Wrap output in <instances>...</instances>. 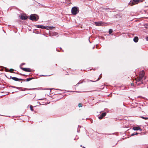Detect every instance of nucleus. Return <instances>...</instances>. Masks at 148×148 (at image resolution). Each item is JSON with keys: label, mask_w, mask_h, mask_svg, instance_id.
<instances>
[{"label": "nucleus", "mask_w": 148, "mask_h": 148, "mask_svg": "<svg viewBox=\"0 0 148 148\" xmlns=\"http://www.w3.org/2000/svg\"><path fill=\"white\" fill-rule=\"evenodd\" d=\"M96 25L98 26H100L104 24V23L102 21H99V22H95Z\"/></svg>", "instance_id": "1a4fd4ad"}, {"label": "nucleus", "mask_w": 148, "mask_h": 148, "mask_svg": "<svg viewBox=\"0 0 148 148\" xmlns=\"http://www.w3.org/2000/svg\"><path fill=\"white\" fill-rule=\"evenodd\" d=\"M138 134V133H137V132L134 133H132L131 134V136H133L135 135H136Z\"/></svg>", "instance_id": "6ab92c4d"}, {"label": "nucleus", "mask_w": 148, "mask_h": 148, "mask_svg": "<svg viewBox=\"0 0 148 148\" xmlns=\"http://www.w3.org/2000/svg\"><path fill=\"white\" fill-rule=\"evenodd\" d=\"M78 106L79 107H82V104L81 103H79L78 104Z\"/></svg>", "instance_id": "a211bd4d"}, {"label": "nucleus", "mask_w": 148, "mask_h": 148, "mask_svg": "<svg viewBox=\"0 0 148 148\" xmlns=\"http://www.w3.org/2000/svg\"><path fill=\"white\" fill-rule=\"evenodd\" d=\"M113 32V30L112 29H110L109 30V33L110 34H111Z\"/></svg>", "instance_id": "dca6fc26"}, {"label": "nucleus", "mask_w": 148, "mask_h": 148, "mask_svg": "<svg viewBox=\"0 0 148 148\" xmlns=\"http://www.w3.org/2000/svg\"><path fill=\"white\" fill-rule=\"evenodd\" d=\"M143 80H142V82H141V84H143Z\"/></svg>", "instance_id": "a878e982"}, {"label": "nucleus", "mask_w": 148, "mask_h": 148, "mask_svg": "<svg viewBox=\"0 0 148 148\" xmlns=\"http://www.w3.org/2000/svg\"><path fill=\"white\" fill-rule=\"evenodd\" d=\"M140 85V84H137V85Z\"/></svg>", "instance_id": "bb28decb"}, {"label": "nucleus", "mask_w": 148, "mask_h": 148, "mask_svg": "<svg viewBox=\"0 0 148 148\" xmlns=\"http://www.w3.org/2000/svg\"><path fill=\"white\" fill-rule=\"evenodd\" d=\"M131 85L132 86H134V84L133 82L131 83Z\"/></svg>", "instance_id": "5701e85b"}, {"label": "nucleus", "mask_w": 148, "mask_h": 148, "mask_svg": "<svg viewBox=\"0 0 148 148\" xmlns=\"http://www.w3.org/2000/svg\"><path fill=\"white\" fill-rule=\"evenodd\" d=\"M33 79V78H27L26 80V81L28 82Z\"/></svg>", "instance_id": "2eb2a0df"}, {"label": "nucleus", "mask_w": 148, "mask_h": 148, "mask_svg": "<svg viewBox=\"0 0 148 148\" xmlns=\"http://www.w3.org/2000/svg\"><path fill=\"white\" fill-rule=\"evenodd\" d=\"M140 117L144 119H145V120H147L148 119V118L147 117H144V116H141Z\"/></svg>", "instance_id": "f3484780"}, {"label": "nucleus", "mask_w": 148, "mask_h": 148, "mask_svg": "<svg viewBox=\"0 0 148 148\" xmlns=\"http://www.w3.org/2000/svg\"><path fill=\"white\" fill-rule=\"evenodd\" d=\"M19 18L20 19L23 20H26L27 18V16L25 14H22L19 16Z\"/></svg>", "instance_id": "39448f33"}, {"label": "nucleus", "mask_w": 148, "mask_h": 148, "mask_svg": "<svg viewBox=\"0 0 148 148\" xmlns=\"http://www.w3.org/2000/svg\"><path fill=\"white\" fill-rule=\"evenodd\" d=\"M14 71V69H10L8 71L10 73H13Z\"/></svg>", "instance_id": "4468645a"}, {"label": "nucleus", "mask_w": 148, "mask_h": 148, "mask_svg": "<svg viewBox=\"0 0 148 148\" xmlns=\"http://www.w3.org/2000/svg\"><path fill=\"white\" fill-rule=\"evenodd\" d=\"M147 40L148 41V37L147 38Z\"/></svg>", "instance_id": "393cba45"}, {"label": "nucleus", "mask_w": 148, "mask_h": 148, "mask_svg": "<svg viewBox=\"0 0 148 148\" xmlns=\"http://www.w3.org/2000/svg\"><path fill=\"white\" fill-rule=\"evenodd\" d=\"M133 2L130 1L129 3V5L131 6H132L134 5L137 4L140 1L142 2L143 0H133Z\"/></svg>", "instance_id": "20e7f679"}, {"label": "nucleus", "mask_w": 148, "mask_h": 148, "mask_svg": "<svg viewBox=\"0 0 148 148\" xmlns=\"http://www.w3.org/2000/svg\"><path fill=\"white\" fill-rule=\"evenodd\" d=\"M36 27L39 28H40L42 29H46V27L45 26L43 25H37L36 26Z\"/></svg>", "instance_id": "f8f14e48"}, {"label": "nucleus", "mask_w": 148, "mask_h": 148, "mask_svg": "<svg viewBox=\"0 0 148 148\" xmlns=\"http://www.w3.org/2000/svg\"><path fill=\"white\" fill-rule=\"evenodd\" d=\"M110 9L109 8H104L103 9V10H107Z\"/></svg>", "instance_id": "aec40b11"}, {"label": "nucleus", "mask_w": 148, "mask_h": 148, "mask_svg": "<svg viewBox=\"0 0 148 148\" xmlns=\"http://www.w3.org/2000/svg\"><path fill=\"white\" fill-rule=\"evenodd\" d=\"M106 112L103 113L101 114L99 117L98 118L101 119H102L103 117L105 116L106 115Z\"/></svg>", "instance_id": "9d476101"}, {"label": "nucleus", "mask_w": 148, "mask_h": 148, "mask_svg": "<svg viewBox=\"0 0 148 148\" xmlns=\"http://www.w3.org/2000/svg\"><path fill=\"white\" fill-rule=\"evenodd\" d=\"M133 40L134 42H138V38L137 36H136V37H134V38Z\"/></svg>", "instance_id": "ddd939ff"}, {"label": "nucleus", "mask_w": 148, "mask_h": 148, "mask_svg": "<svg viewBox=\"0 0 148 148\" xmlns=\"http://www.w3.org/2000/svg\"><path fill=\"white\" fill-rule=\"evenodd\" d=\"M79 8L77 7H74L71 9V13L74 15L77 14L79 12Z\"/></svg>", "instance_id": "7ed1b4c3"}, {"label": "nucleus", "mask_w": 148, "mask_h": 148, "mask_svg": "<svg viewBox=\"0 0 148 148\" xmlns=\"http://www.w3.org/2000/svg\"><path fill=\"white\" fill-rule=\"evenodd\" d=\"M10 78L16 81H24V79H18L16 77H10Z\"/></svg>", "instance_id": "0eeeda50"}, {"label": "nucleus", "mask_w": 148, "mask_h": 148, "mask_svg": "<svg viewBox=\"0 0 148 148\" xmlns=\"http://www.w3.org/2000/svg\"><path fill=\"white\" fill-rule=\"evenodd\" d=\"M49 29H51V28H50V27H49Z\"/></svg>", "instance_id": "c85d7f7f"}, {"label": "nucleus", "mask_w": 148, "mask_h": 148, "mask_svg": "<svg viewBox=\"0 0 148 148\" xmlns=\"http://www.w3.org/2000/svg\"><path fill=\"white\" fill-rule=\"evenodd\" d=\"M20 68L23 71H26V72H31L32 71V70L29 68H23L20 66Z\"/></svg>", "instance_id": "423d86ee"}, {"label": "nucleus", "mask_w": 148, "mask_h": 148, "mask_svg": "<svg viewBox=\"0 0 148 148\" xmlns=\"http://www.w3.org/2000/svg\"><path fill=\"white\" fill-rule=\"evenodd\" d=\"M100 79V78H98L95 81H92V80H90L91 82H96V81H98V80H99Z\"/></svg>", "instance_id": "4be33fe9"}, {"label": "nucleus", "mask_w": 148, "mask_h": 148, "mask_svg": "<svg viewBox=\"0 0 148 148\" xmlns=\"http://www.w3.org/2000/svg\"><path fill=\"white\" fill-rule=\"evenodd\" d=\"M10 78L16 81H24V79H18L16 77H10Z\"/></svg>", "instance_id": "6e6552de"}, {"label": "nucleus", "mask_w": 148, "mask_h": 148, "mask_svg": "<svg viewBox=\"0 0 148 148\" xmlns=\"http://www.w3.org/2000/svg\"><path fill=\"white\" fill-rule=\"evenodd\" d=\"M83 148H86L85 147H82Z\"/></svg>", "instance_id": "cd10ccee"}, {"label": "nucleus", "mask_w": 148, "mask_h": 148, "mask_svg": "<svg viewBox=\"0 0 148 148\" xmlns=\"http://www.w3.org/2000/svg\"><path fill=\"white\" fill-rule=\"evenodd\" d=\"M25 64V63H22L21 64V65H24Z\"/></svg>", "instance_id": "b1692460"}, {"label": "nucleus", "mask_w": 148, "mask_h": 148, "mask_svg": "<svg viewBox=\"0 0 148 148\" xmlns=\"http://www.w3.org/2000/svg\"><path fill=\"white\" fill-rule=\"evenodd\" d=\"M145 75V73L143 71H141L139 74V77H138L135 79L137 82L141 81Z\"/></svg>", "instance_id": "f03ea898"}, {"label": "nucleus", "mask_w": 148, "mask_h": 148, "mask_svg": "<svg viewBox=\"0 0 148 148\" xmlns=\"http://www.w3.org/2000/svg\"><path fill=\"white\" fill-rule=\"evenodd\" d=\"M30 108L31 110L32 111H33L34 109H33V107L31 105L30 106Z\"/></svg>", "instance_id": "412c9836"}, {"label": "nucleus", "mask_w": 148, "mask_h": 148, "mask_svg": "<svg viewBox=\"0 0 148 148\" xmlns=\"http://www.w3.org/2000/svg\"><path fill=\"white\" fill-rule=\"evenodd\" d=\"M29 19L33 21H36L39 19V16L36 14H32L30 15Z\"/></svg>", "instance_id": "f257e3e1"}, {"label": "nucleus", "mask_w": 148, "mask_h": 148, "mask_svg": "<svg viewBox=\"0 0 148 148\" xmlns=\"http://www.w3.org/2000/svg\"><path fill=\"white\" fill-rule=\"evenodd\" d=\"M133 129L134 130H142L139 127H133Z\"/></svg>", "instance_id": "9b49d317"}]
</instances>
